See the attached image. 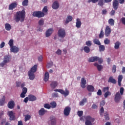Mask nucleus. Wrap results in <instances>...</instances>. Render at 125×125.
Segmentation results:
<instances>
[{
	"label": "nucleus",
	"mask_w": 125,
	"mask_h": 125,
	"mask_svg": "<svg viewBox=\"0 0 125 125\" xmlns=\"http://www.w3.org/2000/svg\"><path fill=\"white\" fill-rule=\"evenodd\" d=\"M123 80V75H119L118 78V83L119 86L122 85V81Z\"/></svg>",
	"instance_id": "29"
},
{
	"label": "nucleus",
	"mask_w": 125,
	"mask_h": 125,
	"mask_svg": "<svg viewBox=\"0 0 125 125\" xmlns=\"http://www.w3.org/2000/svg\"><path fill=\"white\" fill-rule=\"evenodd\" d=\"M31 119V115L27 114L25 115L24 122H27Z\"/></svg>",
	"instance_id": "43"
},
{
	"label": "nucleus",
	"mask_w": 125,
	"mask_h": 125,
	"mask_svg": "<svg viewBox=\"0 0 125 125\" xmlns=\"http://www.w3.org/2000/svg\"><path fill=\"white\" fill-rule=\"evenodd\" d=\"M85 44L88 46V47L91 46L92 45V43L91 42V41H88L85 42Z\"/></svg>",
	"instance_id": "46"
},
{
	"label": "nucleus",
	"mask_w": 125,
	"mask_h": 125,
	"mask_svg": "<svg viewBox=\"0 0 125 125\" xmlns=\"http://www.w3.org/2000/svg\"><path fill=\"white\" fill-rule=\"evenodd\" d=\"M57 85H58V83L56 81H53L50 84L51 88H55Z\"/></svg>",
	"instance_id": "28"
},
{
	"label": "nucleus",
	"mask_w": 125,
	"mask_h": 125,
	"mask_svg": "<svg viewBox=\"0 0 125 125\" xmlns=\"http://www.w3.org/2000/svg\"><path fill=\"white\" fill-rule=\"evenodd\" d=\"M50 105L51 108H56V106H57V104L55 102H52L50 103Z\"/></svg>",
	"instance_id": "42"
},
{
	"label": "nucleus",
	"mask_w": 125,
	"mask_h": 125,
	"mask_svg": "<svg viewBox=\"0 0 125 125\" xmlns=\"http://www.w3.org/2000/svg\"><path fill=\"white\" fill-rule=\"evenodd\" d=\"M100 115L103 117V114H104V108L102 107L100 110Z\"/></svg>",
	"instance_id": "51"
},
{
	"label": "nucleus",
	"mask_w": 125,
	"mask_h": 125,
	"mask_svg": "<svg viewBox=\"0 0 125 125\" xmlns=\"http://www.w3.org/2000/svg\"><path fill=\"white\" fill-rule=\"evenodd\" d=\"M121 21L122 24H123V25H125V18H121Z\"/></svg>",
	"instance_id": "64"
},
{
	"label": "nucleus",
	"mask_w": 125,
	"mask_h": 125,
	"mask_svg": "<svg viewBox=\"0 0 125 125\" xmlns=\"http://www.w3.org/2000/svg\"><path fill=\"white\" fill-rule=\"evenodd\" d=\"M8 116L10 117V121H15L16 117H15V113H13L12 111L8 112Z\"/></svg>",
	"instance_id": "7"
},
{
	"label": "nucleus",
	"mask_w": 125,
	"mask_h": 125,
	"mask_svg": "<svg viewBox=\"0 0 125 125\" xmlns=\"http://www.w3.org/2000/svg\"><path fill=\"white\" fill-rule=\"evenodd\" d=\"M10 48L11 52H13L14 53H17L19 51V48L15 46H13Z\"/></svg>",
	"instance_id": "18"
},
{
	"label": "nucleus",
	"mask_w": 125,
	"mask_h": 125,
	"mask_svg": "<svg viewBox=\"0 0 125 125\" xmlns=\"http://www.w3.org/2000/svg\"><path fill=\"white\" fill-rule=\"evenodd\" d=\"M51 125H56V118L54 116H51L50 117Z\"/></svg>",
	"instance_id": "19"
},
{
	"label": "nucleus",
	"mask_w": 125,
	"mask_h": 125,
	"mask_svg": "<svg viewBox=\"0 0 125 125\" xmlns=\"http://www.w3.org/2000/svg\"><path fill=\"white\" fill-rule=\"evenodd\" d=\"M58 36L61 39H64L66 37V31L64 28H60L58 31Z\"/></svg>",
	"instance_id": "3"
},
{
	"label": "nucleus",
	"mask_w": 125,
	"mask_h": 125,
	"mask_svg": "<svg viewBox=\"0 0 125 125\" xmlns=\"http://www.w3.org/2000/svg\"><path fill=\"white\" fill-rule=\"evenodd\" d=\"M48 11V9H47V6H45L43 9H42V12L43 13L45 14H47V12Z\"/></svg>",
	"instance_id": "45"
},
{
	"label": "nucleus",
	"mask_w": 125,
	"mask_h": 125,
	"mask_svg": "<svg viewBox=\"0 0 125 125\" xmlns=\"http://www.w3.org/2000/svg\"><path fill=\"white\" fill-rule=\"evenodd\" d=\"M95 121V119L94 118H92L91 117L88 116L86 117V121L85 122V125H92V123L93 122Z\"/></svg>",
	"instance_id": "4"
},
{
	"label": "nucleus",
	"mask_w": 125,
	"mask_h": 125,
	"mask_svg": "<svg viewBox=\"0 0 125 125\" xmlns=\"http://www.w3.org/2000/svg\"><path fill=\"white\" fill-rule=\"evenodd\" d=\"M124 91H125V89L124 88V87H121L120 90L121 95H123L124 94Z\"/></svg>",
	"instance_id": "58"
},
{
	"label": "nucleus",
	"mask_w": 125,
	"mask_h": 125,
	"mask_svg": "<svg viewBox=\"0 0 125 125\" xmlns=\"http://www.w3.org/2000/svg\"><path fill=\"white\" fill-rule=\"evenodd\" d=\"M112 70L113 73H116L117 71V66H116V65H113Z\"/></svg>",
	"instance_id": "55"
},
{
	"label": "nucleus",
	"mask_w": 125,
	"mask_h": 125,
	"mask_svg": "<svg viewBox=\"0 0 125 125\" xmlns=\"http://www.w3.org/2000/svg\"><path fill=\"white\" fill-rule=\"evenodd\" d=\"M111 92H110V91L106 92L104 94V98H107V97H108V96L111 95Z\"/></svg>",
	"instance_id": "48"
},
{
	"label": "nucleus",
	"mask_w": 125,
	"mask_h": 125,
	"mask_svg": "<svg viewBox=\"0 0 125 125\" xmlns=\"http://www.w3.org/2000/svg\"><path fill=\"white\" fill-rule=\"evenodd\" d=\"M44 107L46 108V109H50V108H51V106L49 104H44Z\"/></svg>",
	"instance_id": "53"
},
{
	"label": "nucleus",
	"mask_w": 125,
	"mask_h": 125,
	"mask_svg": "<svg viewBox=\"0 0 125 125\" xmlns=\"http://www.w3.org/2000/svg\"><path fill=\"white\" fill-rule=\"evenodd\" d=\"M108 23L110 26H114L115 21H114V19H110L108 20Z\"/></svg>",
	"instance_id": "40"
},
{
	"label": "nucleus",
	"mask_w": 125,
	"mask_h": 125,
	"mask_svg": "<svg viewBox=\"0 0 125 125\" xmlns=\"http://www.w3.org/2000/svg\"><path fill=\"white\" fill-rule=\"evenodd\" d=\"M121 94H120V92H117L115 95L114 97V101L116 103H119L120 101H121Z\"/></svg>",
	"instance_id": "8"
},
{
	"label": "nucleus",
	"mask_w": 125,
	"mask_h": 125,
	"mask_svg": "<svg viewBox=\"0 0 125 125\" xmlns=\"http://www.w3.org/2000/svg\"><path fill=\"white\" fill-rule=\"evenodd\" d=\"M87 89L90 92H93L94 91V87L91 85H88L87 86Z\"/></svg>",
	"instance_id": "26"
},
{
	"label": "nucleus",
	"mask_w": 125,
	"mask_h": 125,
	"mask_svg": "<svg viewBox=\"0 0 125 125\" xmlns=\"http://www.w3.org/2000/svg\"><path fill=\"white\" fill-rule=\"evenodd\" d=\"M98 5L100 6H103L104 5V3L103 2V0H99L98 3Z\"/></svg>",
	"instance_id": "52"
},
{
	"label": "nucleus",
	"mask_w": 125,
	"mask_h": 125,
	"mask_svg": "<svg viewBox=\"0 0 125 125\" xmlns=\"http://www.w3.org/2000/svg\"><path fill=\"white\" fill-rule=\"evenodd\" d=\"M11 57L9 55H6L4 57L3 61L0 63V67H4L7 63H9L10 61Z\"/></svg>",
	"instance_id": "2"
},
{
	"label": "nucleus",
	"mask_w": 125,
	"mask_h": 125,
	"mask_svg": "<svg viewBox=\"0 0 125 125\" xmlns=\"http://www.w3.org/2000/svg\"><path fill=\"white\" fill-rule=\"evenodd\" d=\"M83 114V111L79 110L77 112V115L79 116V117H82Z\"/></svg>",
	"instance_id": "56"
},
{
	"label": "nucleus",
	"mask_w": 125,
	"mask_h": 125,
	"mask_svg": "<svg viewBox=\"0 0 125 125\" xmlns=\"http://www.w3.org/2000/svg\"><path fill=\"white\" fill-rule=\"evenodd\" d=\"M73 20V17L71 16H68L66 19L65 24H68L69 22H71Z\"/></svg>",
	"instance_id": "30"
},
{
	"label": "nucleus",
	"mask_w": 125,
	"mask_h": 125,
	"mask_svg": "<svg viewBox=\"0 0 125 125\" xmlns=\"http://www.w3.org/2000/svg\"><path fill=\"white\" fill-rule=\"evenodd\" d=\"M110 88L109 87H104L103 89V92H108Z\"/></svg>",
	"instance_id": "50"
},
{
	"label": "nucleus",
	"mask_w": 125,
	"mask_h": 125,
	"mask_svg": "<svg viewBox=\"0 0 125 125\" xmlns=\"http://www.w3.org/2000/svg\"><path fill=\"white\" fill-rule=\"evenodd\" d=\"M38 69V65L35 64L31 69L30 70L28 71L30 72V73H33L35 74L36 72H37V70Z\"/></svg>",
	"instance_id": "17"
},
{
	"label": "nucleus",
	"mask_w": 125,
	"mask_h": 125,
	"mask_svg": "<svg viewBox=\"0 0 125 125\" xmlns=\"http://www.w3.org/2000/svg\"><path fill=\"white\" fill-rule=\"evenodd\" d=\"M16 85L17 87H20L21 86V82L17 81L16 83Z\"/></svg>",
	"instance_id": "61"
},
{
	"label": "nucleus",
	"mask_w": 125,
	"mask_h": 125,
	"mask_svg": "<svg viewBox=\"0 0 125 125\" xmlns=\"http://www.w3.org/2000/svg\"><path fill=\"white\" fill-rule=\"evenodd\" d=\"M34 17H38V18H42L44 17V13L42 11H35L32 14Z\"/></svg>",
	"instance_id": "5"
},
{
	"label": "nucleus",
	"mask_w": 125,
	"mask_h": 125,
	"mask_svg": "<svg viewBox=\"0 0 125 125\" xmlns=\"http://www.w3.org/2000/svg\"><path fill=\"white\" fill-rule=\"evenodd\" d=\"M104 116L105 120L107 121L109 120L110 118H109V113H108V112L104 113Z\"/></svg>",
	"instance_id": "47"
},
{
	"label": "nucleus",
	"mask_w": 125,
	"mask_h": 125,
	"mask_svg": "<svg viewBox=\"0 0 125 125\" xmlns=\"http://www.w3.org/2000/svg\"><path fill=\"white\" fill-rule=\"evenodd\" d=\"M71 112V107L69 106H66L65 107L64 111H63V114L64 116H68L69 115H70V113Z\"/></svg>",
	"instance_id": "9"
},
{
	"label": "nucleus",
	"mask_w": 125,
	"mask_h": 125,
	"mask_svg": "<svg viewBox=\"0 0 125 125\" xmlns=\"http://www.w3.org/2000/svg\"><path fill=\"white\" fill-rule=\"evenodd\" d=\"M94 66H95V67H97L99 72H100L102 70V69H103V66L98 64V63L97 62H95L94 64Z\"/></svg>",
	"instance_id": "21"
},
{
	"label": "nucleus",
	"mask_w": 125,
	"mask_h": 125,
	"mask_svg": "<svg viewBox=\"0 0 125 125\" xmlns=\"http://www.w3.org/2000/svg\"><path fill=\"white\" fill-rule=\"evenodd\" d=\"M110 41L109 39H108V38H106L104 40V44H109V43H110Z\"/></svg>",
	"instance_id": "54"
},
{
	"label": "nucleus",
	"mask_w": 125,
	"mask_h": 125,
	"mask_svg": "<svg viewBox=\"0 0 125 125\" xmlns=\"http://www.w3.org/2000/svg\"><path fill=\"white\" fill-rule=\"evenodd\" d=\"M52 32H53V29L52 28L48 29L46 31V38H48V37H50V36H51V34H52Z\"/></svg>",
	"instance_id": "20"
},
{
	"label": "nucleus",
	"mask_w": 125,
	"mask_h": 125,
	"mask_svg": "<svg viewBox=\"0 0 125 125\" xmlns=\"http://www.w3.org/2000/svg\"><path fill=\"white\" fill-rule=\"evenodd\" d=\"M5 102V97L4 96L0 100V106H3Z\"/></svg>",
	"instance_id": "33"
},
{
	"label": "nucleus",
	"mask_w": 125,
	"mask_h": 125,
	"mask_svg": "<svg viewBox=\"0 0 125 125\" xmlns=\"http://www.w3.org/2000/svg\"><path fill=\"white\" fill-rule=\"evenodd\" d=\"M5 29L6 31H10L11 30V25L9 23H5Z\"/></svg>",
	"instance_id": "34"
},
{
	"label": "nucleus",
	"mask_w": 125,
	"mask_h": 125,
	"mask_svg": "<svg viewBox=\"0 0 125 125\" xmlns=\"http://www.w3.org/2000/svg\"><path fill=\"white\" fill-rule=\"evenodd\" d=\"M112 5L114 10H117L119 7V1L118 0H114Z\"/></svg>",
	"instance_id": "15"
},
{
	"label": "nucleus",
	"mask_w": 125,
	"mask_h": 125,
	"mask_svg": "<svg viewBox=\"0 0 125 125\" xmlns=\"http://www.w3.org/2000/svg\"><path fill=\"white\" fill-rule=\"evenodd\" d=\"M97 94L99 96H101V95H102V91L101 89H100L98 90V92H97Z\"/></svg>",
	"instance_id": "60"
},
{
	"label": "nucleus",
	"mask_w": 125,
	"mask_h": 125,
	"mask_svg": "<svg viewBox=\"0 0 125 125\" xmlns=\"http://www.w3.org/2000/svg\"><path fill=\"white\" fill-rule=\"evenodd\" d=\"M120 45H121V42L119 41L116 42L114 45L115 49H119L120 48Z\"/></svg>",
	"instance_id": "35"
},
{
	"label": "nucleus",
	"mask_w": 125,
	"mask_h": 125,
	"mask_svg": "<svg viewBox=\"0 0 125 125\" xmlns=\"http://www.w3.org/2000/svg\"><path fill=\"white\" fill-rule=\"evenodd\" d=\"M27 91H28V89H27V88H26V87H23V88H22V93H27Z\"/></svg>",
	"instance_id": "62"
},
{
	"label": "nucleus",
	"mask_w": 125,
	"mask_h": 125,
	"mask_svg": "<svg viewBox=\"0 0 125 125\" xmlns=\"http://www.w3.org/2000/svg\"><path fill=\"white\" fill-rule=\"evenodd\" d=\"M87 101V99H86V98H84L82 101L80 102L79 105L80 106H83V105H84V103H86Z\"/></svg>",
	"instance_id": "31"
},
{
	"label": "nucleus",
	"mask_w": 125,
	"mask_h": 125,
	"mask_svg": "<svg viewBox=\"0 0 125 125\" xmlns=\"http://www.w3.org/2000/svg\"><path fill=\"white\" fill-rule=\"evenodd\" d=\"M100 46H99V50L100 51L103 52L104 50H105V46L104 45H99Z\"/></svg>",
	"instance_id": "41"
},
{
	"label": "nucleus",
	"mask_w": 125,
	"mask_h": 125,
	"mask_svg": "<svg viewBox=\"0 0 125 125\" xmlns=\"http://www.w3.org/2000/svg\"><path fill=\"white\" fill-rule=\"evenodd\" d=\"M52 7L55 10L58 9L59 8V2H58V1H55L52 5Z\"/></svg>",
	"instance_id": "14"
},
{
	"label": "nucleus",
	"mask_w": 125,
	"mask_h": 125,
	"mask_svg": "<svg viewBox=\"0 0 125 125\" xmlns=\"http://www.w3.org/2000/svg\"><path fill=\"white\" fill-rule=\"evenodd\" d=\"M86 80L84 78H82L81 79V86L82 88H85L86 87Z\"/></svg>",
	"instance_id": "12"
},
{
	"label": "nucleus",
	"mask_w": 125,
	"mask_h": 125,
	"mask_svg": "<svg viewBox=\"0 0 125 125\" xmlns=\"http://www.w3.org/2000/svg\"><path fill=\"white\" fill-rule=\"evenodd\" d=\"M97 61H98V62L99 64H101L103 62V59L102 58H99L98 57V59H97Z\"/></svg>",
	"instance_id": "59"
},
{
	"label": "nucleus",
	"mask_w": 125,
	"mask_h": 125,
	"mask_svg": "<svg viewBox=\"0 0 125 125\" xmlns=\"http://www.w3.org/2000/svg\"><path fill=\"white\" fill-rule=\"evenodd\" d=\"M108 82L111 83H113L114 84H116V83H117V81L115 80V79H114V78H113L112 76L109 77Z\"/></svg>",
	"instance_id": "22"
},
{
	"label": "nucleus",
	"mask_w": 125,
	"mask_h": 125,
	"mask_svg": "<svg viewBox=\"0 0 125 125\" xmlns=\"http://www.w3.org/2000/svg\"><path fill=\"white\" fill-rule=\"evenodd\" d=\"M28 4H29L28 0H24L22 2V5H23V6H28Z\"/></svg>",
	"instance_id": "39"
},
{
	"label": "nucleus",
	"mask_w": 125,
	"mask_h": 125,
	"mask_svg": "<svg viewBox=\"0 0 125 125\" xmlns=\"http://www.w3.org/2000/svg\"><path fill=\"white\" fill-rule=\"evenodd\" d=\"M83 50L85 53H89L90 52V48L88 46H85L83 48Z\"/></svg>",
	"instance_id": "36"
},
{
	"label": "nucleus",
	"mask_w": 125,
	"mask_h": 125,
	"mask_svg": "<svg viewBox=\"0 0 125 125\" xmlns=\"http://www.w3.org/2000/svg\"><path fill=\"white\" fill-rule=\"evenodd\" d=\"M28 98L29 101H36L37 100V97L33 95H29Z\"/></svg>",
	"instance_id": "25"
},
{
	"label": "nucleus",
	"mask_w": 125,
	"mask_h": 125,
	"mask_svg": "<svg viewBox=\"0 0 125 125\" xmlns=\"http://www.w3.org/2000/svg\"><path fill=\"white\" fill-rule=\"evenodd\" d=\"M39 25L40 26H42L43 24H44V21L42 19H41L39 21Z\"/></svg>",
	"instance_id": "49"
},
{
	"label": "nucleus",
	"mask_w": 125,
	"mask_h": 125,
	"mask_svg": "<svg viewBox=\"0 0 125 125\" xmlns=\"http://www.w3.org/2000/svg\"><path fill=\"white\" fill-rule=\"evenodd\" d=\"M7 106L9 109H13L15 107V102L14 101H11L8 102Z\"/></svg>",
	"instance_id": "13"
},
{
	"label": "nucleus",
	"mask_w": 125,
	"mask_h": 125,
	"mask_svg": "<svg viewBox=\"0 0 125 125\" xmlns=\"http://www.w3.org/2000/svg\"><path fill=\"white\" fill-rule=\"evenodd\" d=\"M46 113V110H44V108H42L39 111V114L40 116H43L44 114Z\"/></svg>",
	"instance_id": "27"
},
{
	"label": "nucleus",
	"mask_w": 125,
	"mask_h": 125,
	"mask_svg": "<svg viewBox=\"0 0 125 125\" xmlns=\"http://www.w3.org/2000/svg\"><path fill=\"white\" fill-rule=\"evenodd\" d=\"M28 76L30 81H34V80H35V78H36V76H35V73L32 72H30L29 71L28 72Z\"/></svg>",
	"instance_id": "16"
},
{
	"label": "nucleus",
	"mask_w": 125,
	"mask_h": 125,
	"mask_svg": "<svg viewBox=\"0 0 125 125\" xmlns=\"http://www.w3.org/2000/svg\"><path fill=\"white\" fill-rule=\"evenodd\" d=\"M14 40H13V39H11L9 40L8 42V44L10 48L12 47V46L14 45Z\"/></svg>",
	"instance_id": "38"
},
{
	"label": "nucleus",
	"mask_w": 125,
	"mask_h": 125,
	"mask_svg": "<svg viewBox=\"0 0 125 125\" xmlns=\"http://www.w3.org/2000/svg\"><path fill=\"white\" fill-rule=\"evenodd\" d=\"M100 39H102L104 38V32L103 31V29H102L101 32L99 36Z\"/></svg>",
	"instance_id": "44"
},
{
	"label": "nucleus",
	"mask_w": 125,
	"mask_h": 125,
	"mask_svg": "<svg viewBox=\"0 0 125 125\" xmlns=\"http://www.w3.org/2000/svg\"><path fill=\"white\" fill-rule=\"evenodd\" d=\"M25 17H26V12L24 9H23L21 11H18L16 13L15 20L17 23H18L19 21L24 22Z\"/></svg>",
	"instance_id": "1"
},
{
	"label": "nucleus",
	"mask_w": 125,
	"mask_h": 125,
	"mask_svg": "<svg viewBox=\"0 0 125 125\" xmlns=\"http://www.w3.org/2000/svg\"><path fill=\"white\" fill-rule=\"evenodd\" d=\"M111 32H112V29L110 28V26L107 25L105 30V37H109L110 34H111Z\"/></svg>",
	"instance_id": "10"
},
{
	"label": "nucleus",
	"mask_w": 125,
	"mask_h": 125,
	"mask_svg": "<svg viewBox=\"0 0 125 125\" xmlns=\"http://www.w3.org/2000/svg\"><path fill=\"white\" fill-rule=\"evenodd\" d=\"M100 107H103V106H104V105H105V101H102L101 103H100Z\"/></svg>",
	"instance_id": "63"
},
{
	"label": "nucleus",
	"mask_w": 125,
	"mask_h": 125,
	"mask_svg": "<svg viewBox=\"0 0 125 125\" xmlns=\"http://www.w3.org/2000/svg\"><path fill=\"white\" fill-rule=\"evenodd\" d=\"M93 42L95 44H97V45H101V42H100V41L99 40L97 39H94Z\"/></svg>",
	"instance_id": "37"
},
{
	"label": "nucleus",
	"mask_w": 125,
	"mask_h": 125,
	"mask_svg": "<svg viewBox=\"0 0 125 125\" xmlns=\"http://www.w3.org/2000/svg\"><path fill=\"white\" fill-rule=\"evenodd\" d=\"M49 79V73H48V72H45L44 77V82H47Z\"/></svg>",
	"instance_id": "32"
},
{
	"label": "nucleus",
	"mask_w": 125,
	"mask_h": 125,
	"mask_svg": "<svg viewBox=\"0 0 125 125\" xmlns=\"http://www.w3.org/2000/svg\"><path fill=\"white\" fill-rule=\"evenodd\" d=\"M82 26V21L80 19H77L76 22V28H80Z\"/></svg>",
	"instance_id": "24"
},
{
	"label": "nucleus",
	"mask_w": 125,
	"mask_h": 125,
	"mask_svg": "<svg viewBox=\"0 0 125 125\" xmlns=\"http://www.w3.org/2000/svg\"><path fill=\"white\" fill-rule=\"evenodd\" d=\"M54 91L60 92V93H61V94H62V95H64V96H68L69 95V94L70 93V92L68 90H65V91L62 89H55L54 90Z\"/></svg>",
	"instance_id": "6"
},
{
	"label": "nucleus",
	"mask_w": 125,
	"mask_h": 125,
	"mask_svg": "<svg viewBox=\"0 0 125 125\" xmlns=\"http://www.w3.org/2000/svg\"><path fill=\"white\" fill-rule=\"evenodd\" d=\"M98 59V57L95 56V57H91L88 60V62H95V61H97Z\"/></svg>",
	"instance_id": "23"
},
{
	"label": "nucleus",
	"mask_w": 125,
	"mask_h": 125,
	"mask_svg": "<svg viewBox=\"0 0 125 125\" xmlns=\"http://www.w3.org/2000/svg\"><path fill=\"white\" fill-rule=\"evenodd\" d=\"M99 0H88V2L90 3V2H92L93 3H96V2H98Z\"/></svg>",
	"instance_id": "57"
},
{
	"label": "nucleus",
	"mask_w": 125,
	"mask_h": 125,
	"mask_svg": "<svg viewBox=\"0 0 125 125\" xmlns=\"http://www.w3.org/2000/svg\"><path fill=\"white\" fill-rule=\"evenodd\" d=\"M18 5V4L17 3V2H14L11 3L9 5L8 9L9 10H13L14 8H16V7H17Z\"/></svg>",
	"instance_id": "11"
}]
</instances>
